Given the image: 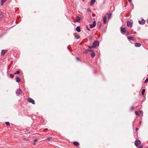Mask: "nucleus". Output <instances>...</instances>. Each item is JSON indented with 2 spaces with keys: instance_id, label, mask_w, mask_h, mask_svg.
Returning a JSON list of instances; mask_svg holds the SVG:
<instances>
[{
  "instance_id": "nucleus-8",
  "label": "nucleus",
  "mask_w": 148,
  "mask_h": 148,
  "mask_svg": "<svg viewBox=\"0 0 148 148\" xmlns=\"http://www.w3.org/2000/svg\"><path fill=\"white\" fill-rule=\"evenodd\" d=\"M76 22L78 23H80L81 22V20L82 18L78 16H76Z\"/></svg>"
},
{
  "instance_id": "nucleus-17",
  "label": "nucleus",
  "mask_w": 148,
  "mask_h": 148,
  "mask_svg": "<svg viewBox=\"0 0 148 148\" xmlns=\"http://www.w3.org/2000/svg\"><path fill=\"white\" fill-rule=\"evenodd\" d=\"M101 23L99 21L97 23V26L99 28H100L101 26Z\"/></svg>"
},
{
  "instance_id": "nucleus-1",
  "label": "nucleus",
  "mask_w": 148,
  "mask_h": 148,
  "mask_svg": "<svg viewBox=\"0 0 148 148\" xmlns=\"http://www.w3.org/2000/svg\"><path fill=\"white\" fill-rule=\"evenodd\" d=\"M99 42L98 41H95L92 44L93 47H95L99 46Z\"/></svg>"
},
{
  "instance_id": "nucleus-34",
  "label": "nucleus",
  "mask_w": 148,
  "mask_h": 148,
  "mask_svg": "<svg viewBox=\"0 0 148 148\" xmlns=\"http://www.w3.org/2000/svg\"><path fill=\"white\" fill-rule=\"evenodd\" d=\"M134 107L133 106L131 108V110H134Z\"/></svg>"
},
{
  "instance_id": "nucleus-7",
  "label": "nucleus",
  "mask_w": 148,
  "mask_h": 148,
  "mask_svg": "<svg viewBox=\"0 0 148 148\" xmlns=\"http://www.w3.org/2000/svg\"><path fill=\"white\" fill-rule=\"evenodd\" d=\"M121 31L122 34H124L126 32V30L125 28L121 27Z\"/></svg>"
},
{
  "instance_id": "nucleus-18",
  "label": "nucleus",
  "mask_w": 148,
  "mask_h": 148,
  "mask_svg": "<svg viewBox=\"0 0 148 148\" xmlns=\"http://www.w3.org/2000/svg\"><path fill=\"white\" fill-rule=\"evenodd\" d=\"M76 30L77 31V32H79L81 31L80 27L79 26H78L76 28Z\"/></svg>"
},
{
  "instance_id": "nucleus-30",
  "label": "nucleus",
  "mask_w": 148,
  "mask_h": 148,
  "mask_svg": "<svg viewBox=\"0 0 148 148\" xmlns=\"http://www.w3.org/2000/svg\"><path fill=\"white\" fill-rule=\"evenodd\" d=\"M131 34V33L129 32H127L126 33V35H128Z\"/></svg>"
},
{
  "instance_id": "nucleus-21",
  "label": "nucleus",
  "mask_w": 148,
  "mask_h": 148,
  "mask_svg": "<svg viewBox=\"0 0 148 148\" xmlns=\"http://www.w3.org/2000/svg\"><path fill=\"white\" fill-rule=\"evenodd\" d=\"M7 0H1L0 3L1 5H2Z\"/></svg>"
},
{
  "instance_id": "nucleus-37",
  "label": "nucleus",
  "mask_w": 148,
  "mask_h": 148,
  "mask_svg": "<svg viewBox=\"0 0 148 148\" xmlns=\"http://www.w3.org/2000/svg\"><path fill=\"white\" fill-rule=\"evenodd\" d=\"M135 130H136V131H137L138 130V129L136 127V128Z\"/></svg>"
},
{
  "instance_id": "nucleus-40",
  "label": "nucleus",
  "mask_w": 148,
  "mask_h": 148,
  "mask_svg": "<svg viewBox=\"0 0 148 148\" xmlns=\"http://www.w3.org/2000/svg\"><path fill=\"white\" fill-rule=\"evenodd\" d=\"M143 146H140V147H138V148H142Z\"/></svg>"
},
{
  "instance_id": "nucleus-33",
  "label": "nucleus",
  "mask_w": 148,
  "mask_h": 148,
  "mask_svg": "<svg viewBox=\"0 0 148 148\" xmlns=\"http://www.w3.org/2000/svg\"><path fill=\"white\" fill-rule=\"evenodd\" d=\"M87 10L89 12H91V10L89 8L87 9Z\"/></svg>"
},
{
  "instance_id": "nucleus-10",
  "label": "nucleus",
  "mask_w": 148,
  "mask_h": 148,
  "mask_svg": "<svg viewBox=\"0 0 148 148\" xmlns=\"http://www.w3.org/2000/svg\"><path fill=\"white\" fill-rule=\"evenodd\" d=\"M135 113L136 115H138L140 114H143V112L142 111H139V112H138L137 111L135 112Z\"/></svg>"
},
{
  "instance_id": "nucleus-2",
  "label": "nucleus",
  "mask_w": 148,
  "mask_h": 148,
  "mask_svg": "<svg viewBox=\"0 0 148 148\" xmlns=\"http://www.w3.org/2000/svg\"><path fill=\"white\" fill-rule=\"evenodd\" d=\"M141 143V142L140 140H136L135 142V145L137 147L139 146Z\"/></svg>"
},
{
  "instance_id": "nucleus-6",
  "label": "nucleus",
  "mask_w": 148,
  "mask_h": 148,
  "mask_svg": "<svg viewBox=\"0 0 148 148\" xmlns=\"http://www.w3.org/2000/svg\"><path fill=\"white\" fill-rule=\"evenodd\" d=\"M96 21H94L93 22L92 24H90L89 25L90 26V28H93L94 27L96 26Z\"/></svg>"
},
{
  "instance_id": "nucleus-25",
  "label": "nucleus",
  "mask_w": 148,
  "mask_h": 148,
  "mask_svg": "<svg viewBox=\"0 0 148 148\" xmlns=\"http://www.w3.org/2000/svg\"><path fill=\"white\" fill-rule=\"evenodd\" d=\"M75 38L76 39H78L79 38V35H77L75 36Z\"/></svg>"
},
{
  "instance_id": "nucleus-26",
  "label": "nucleus",
  "mask_w": 148,
  "mask_h": 148,
  "mask_svg": "<svg viewBox=\"0 0 148 148\" xmlns=\"http://www.w3.org/2000/svg\"><path fill=\"white\" fill-rule=\"evenodd\" d=\"M5 123L7 125L9 126L10 125V123L8 121L6 122Z\"/></svg>"
},
{
  "instance_id": "nucleus-32",
  "label": "nucleus",
  "mask_w": 148,
  "mask_h": 148,
  "mask_svg": "<svg viewBox=\"0 0 148 148\" xmlns=\"http://www.w3.org/2000/svg\"><path fill=\"white\" fill-rule=\"evenodd\" d=\"M88 47L89 48H92V47H93V46L92 45V46H88Z\"/></svg>"
},
{
  "instance_id": "nucleus-43",
  "label": "nucleus",
  "mask_w": 148,
  "mask_h": 148,
  "mask_svg": "<svg viewBox=\"0 0 148 148\" xmlns=\"http://www.w3.org/2000/svg\"><path fill=\"white\" fill-rule=\"evenodd\" d=\"M132 7V8L133 7V5H131Z\"/></svg>"
},
{
  "instance_id": "nucleus-35",
  "label": "nucleus",
  "mask_w": 148,
  "mask_h": 148,
  "mask_svg": "<svg viewBox=\"0 0 148 148\" xmlns=\"http://www.w3.org/2000/svg\"><path fill=\"white\" fill-rule=\"evenodd\" d=\"M86 29H87V30H88V31H90V29L88 27H86Z\"/></svg>"
},
{
  "instance_id": "nucleus-3",
  "label": "nucleus",
  "mask_w": 148,
  "mask_h": 148,
  "mask_svg": "<svg viewBox=\"0 0 148 148\" xmlns=\"http://www.w3.org/2000/svg\"><path fill=\"white\" fill-rule=\"evenodd\" d=\"M27 100L29 103H32V104H35L34 101V100H33L32 98H28L27 99Z\"/></svg>"
},
{
  "instance_id": "nucleus-11",
  "label": "nucleus",
  "mask_w": 148,
  "mask_h": 148,
  "mask_svg": "<svg viewBox=\"0 0 148 148\" xmlns=\"http://www.w3.org/2000/svg\"><path fill=\"white\" fill-rule=\"evenodd\" d=\"M90 52H91V57L92 58H93L95 55V53L94 52V51L91 50V51H90Z\"/></svg>"
},
{
  "instance_id": "nucleus-41",
  "label": "nucleus",
  "mask_w": 148,
  "mask_h": 148,
  "mask_svg": "<svg viewBox=\"0 0 148 148\" xmlns=\"http://www.w3.org/2000/svg\"><path fill=\"white\" fill-rule=\"evenodd\" d=\"M129 1L130 3H132V0H128Z\"/></svg>"
},
{
  "instance_id": "nucleus-38",
  "label": "nucleus",
  "mask_w": 148,
  "mask_h": 148,
  "mask_svg": "<svg viewBox=\"0 0 148 148\" xmlns=\"http://www.w3.org/2000/svg\"><path fill=\"white\" fill-rule=\"evenodd\" d=\"M139 123L140 124V125H141V121H140L139 122Z\"/></svg>"
},
{
  "instance_id": "nucleus-16",
  "label": "nucleus",
  "mask_w": 148,
  "mask_h": 148,
  "mask_svg": "<svg viewBox=\"0 0 148 148\" xmlns=\"http://www.w3.org/2000/svg\"><path fill=\"white\" fill-rule=\"evenodd\" d=\"M91 51V49H87L85 51H84L83 53L84 54H86L87 53Z\"/></svg>"
},
{
  "instance_id": "nucleus-27",
  "label": "nucleus",
  "mask_w": 148,
  "mask_h": 148,
  "mask_svg": "<svg viewBox=\"0 0 148 148\" xmlns=\"http://www.w3.org/2000/svg\"><path fill=\"white\" fill-rule=\"evenodd\" d=\"M19 73H20V71H17L16 72H15L14 73V74H19Z\"/></svg>"
},
{
  "instance_id": "nucleus-31",
  "label": "nucleus",
  "mask_w": 148,
  "mask_h": 148,
  "mask_svg": "<svg viewBox=\"0 0 148 148\" xmlns=\"http://www.w3.org/2000/svg\"><path fill=\"white\" fill-rule=\"evenodd\" d=\"M148 82V78H147L145 81L144 82L145 83H147V82Z\"/></svg>"
},
{
  "instance_id": "nucleus-39",
  "label": "nucleus",
  "mask_w": 148,
  "mask_h": 148,
  "mask_svg": "<svg viewBox=\"0 0 148 148\" xmlns=\"http://www.w3.org/2000/svg\"><path fill=\"white\" fill-rule=\"evenodd\" d=\"M37 140H37V139H35V140H34V141L35 142H36V141H37Z\"/></svg>"
},
{
  "instance_id": "nucleus-23",
  "label": "nucleus",
  "mask_w": 148,
  "mask_h": 148,
  "mask_svg": "<svg viewBox=\"0 0 148 148\" xmlns=\"http://www.w3.org/2000/svg\"><path fill=\"white\" fill-rule=\"evenodd\" d=\"M112 14L111 13H109L108 14V18H111L112 16Z\"/></svg>"
},
{
  "instance_id": "nucleus-12",
  "label": "nucleus",
  "mask_w": 148,
  "mask_h": 148,
  "mask_svg": "<svg viewBox=\"0 0 148 148\" xmlns=\"http://www.w3.org/2000/svg\"><path fill=\"white\" fill-rule=\"evenodd\" d=\"M7 50H2L1 52V55L2 56L4 55L5 53L7 52Z\"/></svg>"
},
{
  "instance_id": "nucleus-24",
  "label": "nucleus",
  "mask_w": 148,
  "mask_h": 148,
  "mask_svg": "<svg viewBox=\"0 0 148 148\" xmlns=\"http://www.w3.org/2000/svg\"><path fill=\"white\" fill-rule=\"evenodd\" d=\"M145 92V89H143L142 90V92H141V94L142 95H143Z\"/></svg>"
},
{
  "instance_id": "nucleus-22",
  "label": "nucleus",
  "mask_w": 148,
  "mask_h": 148,
  "mask_svg": "<svg viewBox=\"0 0 148 148\" xmlns=\"http://www.w3.org/2000/svg\"><path fill=\"white\" fill-rule=\"evenodd\" d=\"M20 79L19 77H16V81L17 82H19L20 81Z\"/></svg>"
},
{
  "instance_id": "nucleus-44",
  "label": "nucleus",
  "mask_w": 148,
  "mask_h": 148,
  "mask_svg": "<svg viewBox=\"0 0 148 148\" xmlns=\"http://www.w3.org/2000/svg\"><path fill=\"white\" fill-rule=\"evenodd\" d=\"M147 23L148 24V19H147Z\"/></svg>"
},
{
  "instance_id": "nucleus-36",
  "label": "nucleus",
  "mask_w": 148,
  "mask_h": 148,
  "mask_svg": "<svg viewBox=\"0 0 148 148\" xmlns=\"http://www.w3.org/2000/svg\"><path fill=\"white\" fill-rule=\"evenodd\" d=\"M76 58V59H77V60H79V58H78V57H77Z\"/></svg>"
},
{
  "instance_id": "nucleus-13",
  "label": "nucleus",
  "mask_w": 148,
  "mask_h": 148,
  "mask_svg": "<svg viewBox=\"0 0 148 148\" xmlns=\"http://www.w3.org/2000/svg\"><path fill=\"white\" fill-rule=\"evenodd\" d=\"M106 20H107L106 16H105L103 17V23L104 24H106Z\"/></svg>"
},
{
  "instance_id": "nucleus-19",
  "label": "nucleus",
  "mask_w": 148,
  "mask_h": 148,
  "mask_svg": "<svg viewBox=\"0 0 148 148\" xmlns=\"http://www.w3.org/2000/svg\"><path fill=\"white\" fill-rule=\"evenodd\" d=\"M95 2L96 0H91L90 2V5H93Z\"/></svg>"
},
{
  "instance_id": "nucleus-9",
  "label": "nucleus",
  "mask_w": 148,
  "mask_h": 148,
  "mask_svg": "<svg viewBox=\"0 0 148 148\" xmlns=\"http://www.w3.org/2000/svg\"><path fill=\"white\" fill-rule=\"evenodd\" d=\"M127 25L128 27H131L132 25V22L131 21H128L127 22Z\"/></svg>"
},
{
  "instance_id": "nucleus-5",
  "label": "nucleus",
  "mask_w": 148,
  "mask_h": 148,
  "mask_svg": "<svg viewBox=\"0 0 148 148\" xmlns=\"http://www.w3.org/2000/svg\"><path fill=\"white\" fill-rule=\"evenodd\" d=\"M22 91L21 90V89L20 88H19L16 91V93L17 94V95H21V94L22 93Z\"/></svg>"
},
{
  "instance_id": "nucleus-42",
  "label": "nucleus",
  "mask_w": 148,
  "mask_h": 148,
  "mask_svg": "<svg viewBox=\"0 0 148 148\" xmlns=\"http://www.w3.org/2000/svg\"><path fill=\"white\" fill-rule=\"evenodd\" d=\"M35 144H36V142H35L34 141V145H35Z\"/></svg>"
},
{
  "instance_id": "nucleus-4",
  "label": "nucleus",
  "mask_w": 148,
  "mask_h": 148,
  "mask_svg": "<svg viewBox=\"0 0 148 148\" xmlns=\"http://www.w3.org/2000/svg\"><path fill=\"white\" fill-rule=\"evenodd\" d=\"M138 22L140 25H143L145 23V21L144 19L142 18L141 21H138Z\"/></svg>"
},
{
  "instance_id": "nucleus-15",
  "label": "nucleus",
  "mask_w": 148,
  "mask_h": 148,
  "mask_svg": "<svg viewBox=\"0 0 148 148\" xmlns=\"http://www.w3.org/2000/svg\"><path fill=\"white\" fill-rule=\"evenodd\" d=\"M135 46L136 47H139L141 46V45L140 43H136L134 44Z\"/></svg>"
},
{
  "instance_id": "nucleus-29",
  "label": "nucleus",
  "mask_w": 148,
  "mask_h": 148,
  "mask_svg": "<svg viewBox=\"0 0 148 148\" xmlns=\"http://www.w3.org/2000/svg\"><path fill=\"white\" fill-rule=\"evenodd\" d=\"M10 77L12 78H13V77H14V75L12 74H11L10 75Z\"/></svg>"
},
{
  "instance_id": "nucleus-14",
  "label": "nucleus",
  "mask_w": 148,
  "mask_h": 148,
  "mask_svg": "<svg viewBox=\"0 0 148 148\" xmlns=\"http://www.w3.org/2000/svg\"><path fill=\"white\" fill-rule=\"evenodd\" d=\"M127 38L129 40H131L133 41L135 39V38L134 37L131 36H128Z\"/></svg>"
},
{
  "instance_id": "nucleus-20",
  "label": "nucleus",
  "mask_w": 148,
  "mask_h": 148,
  "mask_svg": "<svg viewBox=\"0 0 148 148\" xmlns=\"http://www.w3.org/2000/svg\"><path fill=\"white\" fill-rule=\"evenodd\" d=\"M73 144L77 146H78L79 145V143L77 141L73 142Z\"/></svg>"
},
{
  "instance_id": "nucleus-28",
  "label": "nucleus",
  "mask_w": 148,
  "mask_h": 148,
  "mask_svg": "<svg viewBox=\"0 0 148 148\" xmlns=\"http://www.w3.org/2000/svg\"><path fill=\"white\" fill-rule=\"evenodd\" d=\"M52 139V137H48L47 139H46L47 140H50Z\"/></svg>"
}]
</instances>
